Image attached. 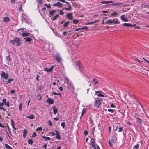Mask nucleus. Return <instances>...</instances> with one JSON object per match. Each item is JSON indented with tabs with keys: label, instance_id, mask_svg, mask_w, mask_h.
I'll return each instance as SVG.
<instances>
[{
	"label": "nucleus",
	"instance_id": "774afa93",
	"mask_svg": "<svg viewBox=\"0 0 149 149\" xmlns=\"http://www.w3.org/2000/svg\"><path fill=\"white\" fill-rule=\"evenodd\" d=\"M42 147L43 148H45V149H46L47 148V145L46 144H45Z\"/></svg>",
	"mask_w": 149,
	"mask_h": 149
},
{
	"label": "nucleus",
	"instance_id": "393cba45",
	"mask_svg": "<svg viewBox=\"0 0 149 149\" xmlns=\"http://www.w3.org/2000/svg\"><path fill=\"white\" fill-rule=\"evenodd\" d=\"M6 59L7 61L9 63L11 62V59L10 57V56L9 55L8 56H7L6 57Z\"/></svg>",
	"mask_w": 149,
	"mask_h": 149
},
{
	"label": "nucleus",
	"instance_id": "f03ea898",
	"mask_svg": "<svg viewBox=\"0 0 149 149\" xmlns=\"http://www.w3.org/2000/svg\"><path fill=\"white\" fill-rule=\"evenodd\" d=\"M117 140V137L114 135H113L109 140L108 143L110 146L112 147V146L114 143L115 141Z\"/></svg>",
	"mask_w": 149,
	"mask_h": 149
},
{
	"label": "nucleus",
	"instance_id": "864d4df0",
	"mask_svg": "<svg viewBox=\"0 0 149 149\" xmlns=\"http://www.w3.org/2000/svg\"><path fill=\"white\" fill-rule=\"evenodd\" d=\"M37 98L39 100H40L41 98L40 95L39 94L37 95Z\"/></svg>",
	"mask_w": 149,
	"mask_h": 149
},
{
	"label": "nucleus",
	"instance_id": "4d7b16f0",
	"mask_svg": "<svg viewBox=\"0 0 149 149\" xmlns=\"http://www.w3.org/2000/svg\"><path fill=\"white\" fill-rule=\"evenodd\" d=\"M11 125H15L14 122L13 120H11Z\"/></svg>",
	"mask_w": 149,
	"mask_h": 149
},
{
	"label": "nucleus",
	"instance_id": "a878e982",
	"mask_svg": "<svg viewBox=\"0 0 149 149\" xmlns=\"http://www.w3.org/2000/svg\"><path fill=\"white\" fill-rule=\"evenodd\" d=\"M70 23V22L69 21H67V22L63 24V26L65 28H66L68 26V24Z\"/></svg>",
	"mask_w": 149,
	"mask_h": 149
},
{
	"label": "nucleus",
	"instance_id": "052dcab7",
	"mask_svg": "<svg viewBox=\"0 0 149 149\" xmlns=\"http://www.w3.org/2000/svg\"><path fill=\"white\" fill-rule=\"evenodd\" d=\"M88 134V132L86 130H85L84 131V134L86 136Z\"/></svg>",
	"mask_w": 149,
	"mask_h": 149
},
{
	"label": "nucleus",
	"instance_id": "a19ab883",
	"mask_svg": "<svg viewBox=\"0 0 149 149\" xmlns=\"http://www.w3.org/2000/svg\"><path fill=\"white\" fill-rule=\"evenodd\" d=\"M42 130V127H40L37 128V129H36V131H41Z\"/></svg>",
	"mask_w": 149,
	"mask_h": 149
},
{
	"label": "nucleus",
	"instance_id": "20e7f679",
	"mask_svg": "<svg viewBox=\"0 0 149 149\" xmlns=\"http://www.w3.org/2000/svg\"><path fill=\"white\" fill-rule=\"evenodd\" d=\"M101 99H99V100H97L95 101L94 104V105L95 107L98 108L100 107V106L101 103L100 101H101Z\"/></svg>",
	"mask_w": 149,
	"mask_h": 149
},
{
	"label": "nucleus",
	"instance_id": "dca6fc26",
	"mask_svg": "<svg viewBox=\"0 0 149 149\" xmlns=\"http://www.w3.org/2000/svg\"><path fill=\"white\" fill-rule=\"evenodd\" d=\"M112 23H113L115 24H119V23H118V20L117 18L113 19V20H112Z\"/></svg>",
	"mask_w": 149,
	"mask_h": 149
},
{
	"label": "nucleus",
	"instance_id": "e433bc0d",
	"mask_svg": "<svg viewBox=\"0 0 149 149\" xmlns=\"http://www.w3.org/2000/svg\"><path fill=\"white\" fill-rule=\"evenodd\" d=\"M59 15L58 14L56 15L52 19V20H55L59 16Z\"/></svg>",
	"mask_w": 149,
	"mask_h": 149
},
{
	"label": "nucleus",
	"instance_id": "473e14b6",
	"mask_svg": "<svg viewBox=\"0 0 149 149\" xmlns=\"http://www.w3.org/2000/svg\"><path fill=\"white\" fill-rule=\"evenodd\" d=\"M52 94L54 95H59L61 97V95L60 93H57L53 91Z\"/></svg>",
	"mask_w": 149,
	"mask_h": 149
},
{
	"label": "nucleus",
	"instance_id": "bf43d9fd",
	"mask_svg": "<svg viewBox=\"0 0 149 149\" xmlns=\"http://www.w3.org/2000/svg\"><path fill=\"white\" fill-rule=\"evenodd\" d=\"M98 93H102L103 92L102 91H95V93H94V94L95 95H97V94Z\"/></svg>",
	"mask_w": 149,
	"mask_h": 149
},
{
	"label": "nucleus",
	"instance_id": "5701e85b",
	"mask_svg": "<svg viewBox=\"0 0 149 149\" xmlns=\"http://www.w3.org/2000/svg\"><path fill=\"white\" fill-rule=\"evenodd\" d=\"M13 81V78H10L8 79V81H5L4 80H3V81L6 82V84H8V83H10L11 81Z\"/></svg>",
	"mask_w": 149,
	"mask_h": 149
},
{
	"label": "nucleus",
	"instance_id": "f257e3e1",
	"mask_svg": "<svg viewBox=\"0 0 149 149\" xmlns=\"http://www.w3.org/2000/svg\"><path fill=\"white\" fill-rule=\"evenodd\" d=\"M9 42L10 43L17 46L21 45V40L17 37H15L13 39L10 40Z\"/></svg>",
	"mask_w": 149,
	"mask_h": 149
},
{
	"label": "nucleus",
	"instance_id": "c9c22d12",
	"mask_svg": "<svg viewBox=\"0 0 149 149\" xmlns=\"http://www.w3.org/2000/svg\"><path fill=\"white\" fill-rule=\"evenodd\" d=\"M136 121L137 123L139 124H141L142 122V120L140 118L136 119Z\"/></svg>",
	"mask_w": 149,
	"mask_h": 149
},
{
	"label": "nucleus",
	"instance_id": "69168bd1",
	"mask_svg": "<svg viewBox=\"0 0 149 149\" xmlns=\"http://www.w3.org/2000/svg\"><path fill=\"white\" fill-rule=\"evenodd\" d=\"M110 107H111L114 108L115 107V106L114 105L113 103H111V104Z\"/></svg>",
	"mask_w": 149,
	"mask_h": 149
},
{
	"label": "nucleus",
	"instance_id": "7ed1b4c3",
	"mask_svg": "<svg viewBox=\"0 0 149 149\" xmlns=\"http://www.w3.org/2000/svg\"><path fill=\"white\" fill-rule=\"evenodd\" d=\"M91 143L93 147V149H100L98 145L96 144L95 142L94 139H91Z\"/></svg>",
	"mask_w": 149,
	"mask_h": 149
},
{
	"label": "nucleus",
	"instance_id": "9b49d317",
	"mask_svg": "<svg viewBox=\"0 0 149 149\" xmlns=\"http://www.w3.org/2000/svg\"><path fill=\"white\" fill-rule=\"evenodd\" d=\"M53 6H58L60 8H61L62 7V4L59 2H57L56 3L53 4Z\"/></svg>",
	"mask_w": 149,
	"mask_h": 149
},
{
	"label": "nucleus",
	"instance_id": "5fc2aeb1",
	"mask_svg": "<svg viewBox=\"0 0 149 149\" xmlns=\"http://www.w3.org/2000/svg\"><path fill=\"white\" fill-rule=\"evenodd\" d=\"M2 101L5 104H6V98H3L2 100Z\"/></svg>",
	"mask_w": 149,
	"mask_h": 149
},
{
	"label": "nucleus",
	"instance_id": "bb28decb",
	"mask_svg": "<svg viewBox=\"0 0 149 149\" xmlns=\"http://www.w3.org/2000/svg\"><path fill=\"white\" fill-rule=\"evenodd\" d=\"M68 8L65 7V8L64 9H65V10H66L68 11L69 10L72 9V8L70 4L68 5Z\"/></svg>",
	"mask_w": 149,
	"mask_h": 149
},
{
	"label": "nucleus",
	"instance_id": "37998d69",
	"mask_svg": "<svg viewBox=\"0 0 149 149\" xmlns=\"http://www.w3.org/2000/svg\"><path fill=\"white\" fill-rule=\"evenodd\" d=\"M37 134L36 132H34L33 133L32 136H31L32 137H35L37 136Z\"/></svg>",
	"mask_w": 149,
	"mask_h": 149
},
{
	"label": "nucleus",
	"instance_id": "79ce46f5",
	"mask_svg": "<svg viewBox=\"0 0 149 149\" xmlns=\"http://www.w3.org/2000/svg\"><path fill=\"white\" fill-rule=\"evenodd\" d=\"M118 13L116 12H113L111 14V16L112 17L113 16H116Z\"/></svg>",
	"mask_w": 149,
	"mask_h": 149
},
{
	"label": "nucleus",
	"instance_id": "f8f14e48",
	"mask_svg": "<svg viewBox=\"0 0 149 149\" xmlns=\"http://www.w3.org/2000/svg\"><path fill=\"white\" fill-rule=\"evenodd\" d=\"M123 25L124 26L126 27H134L135 25V24L132 25L129 23H124Z\"/></svg>",
	"mask_w": 149,
	"mask_h": 149
},
{
	"label": "nucleus",
	"instance_id": "0e129e2a",
	"mask_svg": "<svg viewBox=\"0 0 149 149\" xmlns=\"http://www.w3.org/2000/svg\"><path fill=\"white\" fill-rule=\"evenodd\" d=\"M37 1H38V3L40 4H41L42 2V0H38Z\"/></svg>",
	"mask_w": 149,
	"mask_h": 149
},
{
	"label": "nucleus",
	"instance_id": "39448f33",
	"mask_svg": "<svg viewBox=\"0 0 149 149\" xmlns=\"http://www.w3.org/2000/svg\"><path fill=\"white\" fill-rule=\"evenodd\" d=\"M1 77L4 79H6L8 78L9 75L8 73H6L4 71H2L1 74Z\"/></svg>",
	"mask_w": 149,
	"mask_h": 149
},
{
	"label": "nucleus",
	"instance_id": "49530a36",
	"mask_svg": "<svg viewBox=\"0 0 149 149\" xmlns=\"http://www.w3.org/2000/svg\"><path fill=\"white\" fill-rule=\"evenodd\" d=\"M121 4L119 3H113L111 4V5L114 6V5H120Z\"/></svg>",
	"mask_w": 149,
	"mask_h": 149
},
{
	"label": "nucleus",
	"instance_id": "2f4dec72",
	"mask_svg": "<svg viewBox=\"0 0 149 149\" xmlns=\"http://www.w3.org/2000/svg\"><path fill=\"white\" fill-rule=\"evenodd\" d=\"M28 142L29 144L32 145L33 143V141L31 139H29L28 141Z\"/></svg>",
	"mask_w": 149,
	"mask_h": 149
},
{
	"label": "nucleus",
	"instance_id": "09e8293b",
	"mask_svg": "<svg viewBox=\"0 0 149 149\" xmlns=\"http://www.w3.org/2000/svg\"><path fill=\"white\" fill-rule=\"evenodd\" d=\"M108 111L109 112L113 113L114 112V110L110 109H108Z\"/></svg>",
	"mask_w": 149,
	"mask_h": 149
},
{
	"label": "nucleus",
	"instance_id": "58836bf2",
	"mask_svg": "<svg viewBox=\"0 0 149 149\" xmlns=\"http://www.w3.org/2000/svg\"><path fill=\"white\" fill-rule=\"evenodd\" d=\"M139 146V144H136L133 147V149H138Z\"/></svg>",
	"mask_w": 149,
	"mask_h": 149
},
{
	"label": "nucleus",
	"instance_id": "6ab92c4d",
	"mask_svg": "<svg viewBox=\"0 0 149 149\" xmlns=\"http://www.w3.org/2000/svg\"><path fill=\"white\" fill-rule=\"evenodd\" d=\"M26 118L30 119H33L35 118V116L33 114H31L30 116H26Z\"/></svg>",
	"mask_w": 149,
	"mask_h": 149
},
{
	"label": "nucleus",
	"instance_id": "f704fd0d",
	"mask_svg": "<svg viewBox=\"0 0 149 149\" xmlns=\"http://www.w3.org/2000/svg\"><path fill=\"white\" fill-rule=\"evenodd\" d=\"M112 24V20H107L105 22V24Z\"/></svg>",
	"mask_w": 149,
	"mask_h": 149
},
{
	"label": "nucleus",
	"instance_id": "cd10ccee",
	"mask_svg": "<svg viewBox=\"0 0 149 149\" xmlns=\"http://www.w3.org/2000/svg\"><path fill=\"white\" fill-rule=\"evenodd\" d=\"M5 148L7 149H13L12 148L9 146L8 144L5 143Z\"/></svg>",
	"mask_w": 149,
	"mask_h": 149
},
{
	"label": "nucleus",
	"instance_id": "c85d7f7f",
	"mask_svg": "<svg viewBox=\"0 0 149 149\" xmlns=\"http://www.w3.org/2000/svg\"><path fill=\"white\" fill-rule=\"evenodd\" d=\"M56 12V10H53L49 12V14L52 16Z\"/></svg>",
	"mask_w": 149,
	"mask_h": 149
},
{
	"label": "nucleus",
	"instance_id": "6e6d98bb",
	"mask_svg": "<svg viewBox=\"0 0 149 149\" xmlns=\"http://www.w3.org/2000/svg\"><path fill=\"white\" fill-rule=\"evenodd\" d=\"M81 30L87 29H88V28L86 26H84L81 28Z\"/></svg>",
	"mask_w": 149,
	"mask_h": 149
},
{
	"label": "nucleus",
	"instance_id": "de8ad7c7",
	"mask_svg": "<svg viewBox=\"0 0 149 149\" xmlns=\"http://www.w3.org/2000/svg\"><path fill=\"white\" fill-rule=\"evenodd\" d=\"M44 5L46 6L47 8H50L51 7L50 5H48L46 4H44Z\"/></svg>",
	"mask_w": 149,
	"mask_h": 149
},
{
	"label": "nucleus",
	"instance_id": "ea45409f",
	"mask_svg": "<svg viewBox=\"0 0 149 149\" xmlns=\"http://www.w3.org/2000/svg\"><path fill=\"white\" fill-rule=\"evenodd\" d=\"M93 82L94 83V84L95 85L98 83V81L97 80H96V79H93Z\"/></svg>",
	"mask_w": 149,
	"mask_h": 149
},
{
	"label": "nucleus",
	"instance_id": "4c0bfd02",
	"mask_svg": "<svg viewBox=\"0 0 149 149\" xmlns=\"http://www.w3.org/2000/svg\"><path fill=\"white\" fill-rule=\"evenodd\" d=\"M73 23L74 24H77L79 22V21L78 20L74 19L73 20Z\"/></svg>",
	"mask_w": 149,
	"mask_h": 149
},
{
	"label": "nucleus",
	"instance_id": "412c9836",
	"mask_svg": "<svg viewBox=\"0 0 149 149\" xmlns=\"http://www.w3.org/2000/svg\"><path fill=\"white\" fill-rule=\"evenodd\" d=\"M53 111L54 114L55 115L58 112L57 109L56 108V107L55 106H54L53 107Z\"/></svg>",
	"mask_w": 149,
	"mask_h": 149
},
{
	"label": "nucleus",
	"instance_id": "2eb2a0df",
	"mask_svg": "<svg viewBox=\"0 0 149 149\" xmlns=\"http://www.w3.org/2000/svg\"><path fill=\"white\" fill-rule=\"evenodd\" d=\"M27 133V131L25 129H24L23 133V137L24 138H25Z\"/></svg>",
	"mask_w": 149,
	"mask_h": 149
},
{
	"label": "nucleus",
	"instance_id": "a18cd8bd",
	"mask_svg": "<svg viewBox=\"0 0 149 149\" xmlns=\"http://www.w3.org/2000/svg\"><path fill=\"white\" fill-rule=\"evenodd\" d=\"M97 95L98 97H106V96H105L103 95L101 93L98 94Z\"/></svg>",
	"mask_w": 149,
	"mask_h": 149
},
{
	"label": "nucleus",
	"instance_id": "72a5a7b5",
	"mask_svg": "<svg viewBox=\"0 0 149 149\" xmlns=\"http://www.w3.org/2000/svg\"><path fill=\"white\" fill-rule=\"evenodd\" d=\"M97 22V20H95V21H94V22H93L87 23L86 24V25L92 24H93L96 23Z\"/></svg>",
	"mask_w": 149,
	"mask_h": 149
},
{
	"label": "nucleus",
	"instance_id": "4468645a",
	"mask_svg": "<svg viewBox=\"0 0 149 149\" xmlns=\"http://www.w3.org/2000/svg\"><path fill=\"white\" fill-rule=\"evenodd\" d=\"M121 19L124 21H127L128 20L127 17H126L124 15H122L121 16Z\"/></svg>",
	"mask_w": 149,
	"mask_h": 149
},
{
	"label": "nucleus",
	"instance_id": "aec40b11",
	"mask_svg": "<svg viewBox=\"0 0 149 149\" xmlns=\"http://www.w3.org/2000/svg\"><path fill=\"white\" fill-rule=\"evenodd\" d=\"M3 20L4 22H8L10 21V19L8 17H4L3 18Z\"/></svg>",
	"mask_w": 149,
	"mask_h": 149
},
{
	"label": "nucleus",
	"instance_id": "0eeeda50",
	"mask_svg": "<svg viewBox=\"0 0 149 149\" xmlns=\"http://www.w3.org/2000/svg\"><path fill=\"white\" fill-rule=\"evenodd\" d=\"M66 17L70 20H72L73 19V17L70 13H68L66 15Z\"/></svg>",
	"mask_w": 149,
	"mask_h": 149
},
{
	"label": "nucleus",
	"instance_id": "b1692460",
	"mask_svg": "<svg viewBox=\"0 0 149 149\" xmlns=\"http://www.w3.org/2000/svg\"><path fill=\"white\" fill-rule=\"evenodd\" d=\"M42 138L44 139L46 141L50 140L51 139V138L50 137H46L45 136H43L42 137Z\"/></svg>",
	"mask_w": 149,
	"mask_h": 149
},
{
	"label": "nucleus",
	"instance_id": "ddd939ff",
	"mask_svg": "<svg viewBox=\"0 0 149 149\" xmlns=\"http://www.w3.org/2000/svg\"><path fill=\"white\" fill-rule=\"evenodd\" d=\"M55 131L56 132V138L57 139H59V140L61 138L60 136V135L59 133L58 132V131H57L56 130H55Z\"/></svg>",
	"mask_w": 149,
	"mask_h": 149
},
{
	"label": "nucleus",
	"instance_id": "423d86ee",
	"mask_svg": "<svg viewBox=\"0 0 149 149\" xmlns=\"http://www.w3.org/2000/svg\"><path fill=\"white\" fill-rule=\"evenodd\" d=\"M75 64L76 66H77L81 71H82L83 70L82 67L80 62L79 61H77L75 62Z\"/></svg>",
	"mask_w": 149,
	"mask_h": 149
},
{
	"label": "nucleus",
	"instance_id": "7c9ffc66",
	"mask_svg": "<svg viewBox=\"0 0 149 149\" xmlns=\"http://www.w3.org/2000/svg\"><path fill=\"white\" fill-rule=\"evenodd\" d=\"M141 116V115L136 113H135L134 117L136 119L139 118Z\"/></svg>",
	"mask_w": 149,
	"mask_h": 149
},
{
	"label": "nucleus",
	"instance_id": "13d9d810",
	"mask_svg": "<svg viewBox=\"0 0 149 149\" xmlns=\"http://www.w3.org/2000/svg\"><path fill=\"white\" fill-rule=\"evenodd\" d=\"M48 124L50 125V126H52V122H51V121L50 120H49L48 121Z\"/></svg>",
	"mask_w": 149,
	"mask_h": 149
},
{
	"label": "nucleus",
	"instance_id": "9d476101",
	"mask_svg": "<svg viewBox=\"0 0 149 149\" xmlns=\"http://www.w3.org/2000/svg\"><path fill=\"white\" fill-rule=\"evenodd\" d=\"M47 102L50 104H52L54 103V100L51 98H48L47 100Z\"/></svg>",
	"mask_w": 149,
	"mask_h": 149
},
{
	"label": "nucleus",
	"instance_id": "4be33fe9",
	"mask_svg": "<svg viewBox=\"0 0 149 149\" xmlns=\"http://www.w3.org/2000/svg\"><path fill=\"white\" fill-rule=\"evenodd\" d=\"M24 39H25L26 42H31L32 40L31 38L29 37L27 38H24Z\"/></svg>",
	"mask_w": 149,
	"mask_h": 149
},
{
	"label": "nucleus",
	"instance_id": "f3484780",
	"mask_svg": "<svg viewBox=\"0 0 149 149\" xmlns=\"http://www.w3.org/2000/svg\"><path fill=\"white\" fill-rule=\"evenodd\" d=\"M113 1H103L100 2L101 4H107L109 3H113Z\"/></svg>",
	"mask_w": 149,
	"mask_h": 149
},
{
	"label": "nucleus",
	"instance_id": "a211bd4d",
	"mask_svg": "<svg viewBox=\"0 0 149 149\" xmlns=\"http://www.w3.org/2000/svg\"><path fill=\"white\" fill-rule=\"evenodd\" d=\"M30 33H28L26 32H24L21 34V35L23 37H25V36H29Z\"/></svg>",
	"mask_w": 149,
	"mask_h": 149
},
{
	"label": "nucleus",
	"instance_id": "8fccbe9b",
	"mask_svg": "<svg viewBox=\"0 0 149 149\" xmlns=\"http://www.w3.org/2000/svg\"><path fill=\"white\" fill-rule=\"evenodd\" d=\"M118 129V132H121L123 130V128L121 127H119Z\"/></svg>",
	"mask_w": 149,
	"mask_h": 149
},
{
	"label": "nucleus",
	"instance_id": "6e6552de",
	"mask_svg": "<svg viewBox=\"0 0 149 149\" xmlns=\"http://www.w3.org/2000/svg\"><path fill=\"white\" fill-rule=\"evenodd\" d=\"M56 60L58 62H61V58L59 54H57L55 56Z\"/></svg>",
	"mask_w": 149,
	"mask_h": 149
},
{
	"label": "nucleus",
	"instance_id": "603ef678",
	"mask_svg": "<svg viewBox=\"0 0 149 149\" xmlns=\"http://www.w3.org/2000/svg\"><path fill=\"white\" fill-rule=\"evenodd\" d=\"M59 13L61 15H63L64 14L63 11L61 10H60Z\"/></svg>",
	"mask_w": 149,
	"mask_h": 149
},
{
	"label": "nucleus",
	"instance_id": "1a4fd4ad",
	"mask_svg": "<svg viewBox=\"0 0 149 149\" xmlns=\"http://www.w3.org/2000/svg\"><path fill=\"white\" fill-rule=\"evenodd\" d=\"M53 66H51L50 68L48 69L46 68H44V70L45 71L47 72H52L53 70Z\"/></svg>",
	"mask_w": 149,
	"mask_h": 149
},
{
	"label": "nucleus",
	"instance_id": "338daca9",
	"mask_svg": "<svg viewBox=\"0 0 149 149\" xmlns=\"http://www.w3.org/2000/svg\"><path fill=\"white\" fill-rule=\"evenodd\" d=\"M0 127L2 128H4L5 126H4L3 125H2V124L0 122Z\"/></svg>",
	"mask_w": 149,
	"mask_h": 149
},
{
	"label": "nucleus",
	"instance_id": "3c124183",
	"mask_svg": "<svg viewBox=\"0 0 149 149\" xmlns=\"http://www.w3.org/2000/svg\"><path fill=\"white\" fill-rule=\"evenodd\" d=\"M0 109L1 110H3L4 111H6L7 110L6 109L4 108V107H0Z\"/></svg>",
	"mask_w": 149,
	"mask_h": 149
},
{
	"label": "nucleus",
	"instance_id": "680f3d73",
	"mask_svg": "<svg viewBox=\"0 0 149 149\" xmlns=\"http://www.w3.org/2000/svg\"><path fill=\"white\" fill-rule=\"evenodd\" d=\"M19 109L20 111L22 110V104L21 103H20L19 105Z\"/></svg>",
	"mask_w": 149,
	"mask_h": 149
},
{
	"label": "nucleus",
	"instance_id": "e2e57ef3",
	"mask_svg": "<svg viewBox=\"0 0 149 149\" xmlns=\"http://www.w3.org/2000/svg\"><path fill=\"white\" fill-rule=\"evenodd\" d=\"M5 105L7 106L8 107H9L10 106L9 102H6V104H5Z\"/></svg>",
	"mask_w": 149,
	"mask_h": 149
},
{
	"label": "nucleus",
	"instance_id": "c03bdc74",
	"mask_svg": "<svg viewBox=\"0 0 149 149\" xmlns=\"http://www.w3.org/2000/svg\"><path fill=\"white\" fill-rule=\"evenodd\" d=\"M61 126H62L63 128H64L65 127V123L62 122L61 123Z\"/></svg>",
	"mask_w": 149,
	"mask_h": 149
},
{
	"label": "nucleus",
	"instance_id": "c756f323",
	"mask_svg": "<svg viewBox=\"0 0 149 149\" xmlns=\"http://www.w3.org/2000/svg\"><path fill=\"white\" fill-rule=\"evenodd\" d=\"M86 112V109L85 108H83L82 110V113L81 116L80 118H81L83 115Z\"/></svg>",
	"mask_w": 149,
	"mask_h": 149
}]
</instances>
